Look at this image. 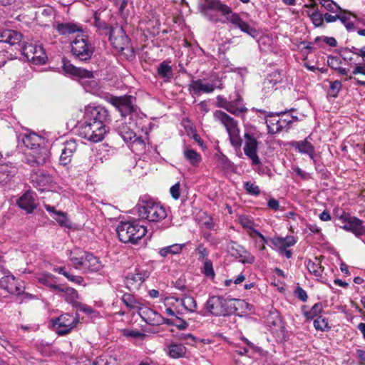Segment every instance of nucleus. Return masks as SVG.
<instances>
[{"label":"nucleus","mask_w":365,"mask_h":365,"mask_svg":"<svg viewBox=\"0 0 365 365\" xmlns=\"http://www.w3.org/2000/svg\"><path fill=\"white\" fill-rule=\"evenodd\" d=\"M123 334L125 336L141 339L145 334L138 330H130L128 329H124L122 330Z\"/></svg>","instance_id":"54"},{"label":"nucleus","mask_w":365,"mask_h":365,"mask_svg":"<svg viewBox=\"0 0 365 365\" xmlns=\"http://www.w3.org/2000/svg\"><path fill=\"white\" fill-rule=\"evenodd\" d=\"M244 188L247 191V192L252 195H259L260 193L259 188L255 183L248 181L246 182L244 185Z\"/></svg>","instance_id":"51"},{"label":"nucleus","mask_w":365,"mask_h":365,"mask_svg":"<svg viewBox=\"0 0 365 365\" xmlns=\"http://www.w3.org/2000/svg\"><path fill=\"white\" fill-rule=\"evenodd\" d=\"M22 54L29 61L41 65L46 63V53L41 45L26 43L22 48Z\"/></svg>","instance_id":"13"},{"label":"nucleus","mask_w":365,"mask_h":365,"mask_svg":"<svg viewBox=\"0 0 365 365\" xmlns=\"http://www.w3.org/2000/svg\"><path fill=\"white\" fill-rule=\"evenodd\" d=\"M17 205L28 213H31L36 208L34 193L30 191L26 192L18 200Z\"/></svg>","instance_id":"25"},{"label":"nucleus","mask_w":365,"mask_h":365,"mask_svg":"<svg viewBox=\"0 0 365 365\" xmlns=\"http://www.w3.org/2000/svg\"><path fill=\"white\" fill-rule=\"evenodd\" d=\"M168 353L173 359L182 358L186 354V348L181 344L173 343L168 346Z\"/></svg>","instance_id":"35"},{"label":"nucleus","mask_w":365,"mask_h":365,"mask_svg":"<svg viewBox=\"0 0 365 365\" xmlns=\"http://www.w3.org/2000/svg\"><path fill=\"white\" fill-rule=\"evenodd\" d=\"M71 52L76 59L87 61L93 54L94 46L89 41L87 36L80 34L71 43Z\"/></svg>","instance_id":"7"},{"label":"nucleus","mask_w":365,"mask_h":365,"mask_svg":"<svg viewBox=\"0 0 365 365\" xmlns=\"http://www.w3.org/2000/svg\"><path fill=\"white\" fill-rule=\"evenodd\" d=\"M267 206L269 208L275 211L279 210L280 207L279 201L274 198H271L268 200Z\"/></svg>","instance_id":"64"},{"label":"nucleus","mask_w":365,"mask_h":365,"mask_svg":"<svg viewBox=\"0 0 365 365\" xmlns=\"http://www.w3.org/2000/svg\"><path fill=\"white\" fill-rule=\"evenodd\" d=\"M180 339L181 340L185 341L187 344L190 345H194V344L196 342V338L192 336L191 334H182Z\"/></svg>","instance_id":"61"},{"label":"nucleus","mask_w":365,"mask_h":365,"mask_svg":"<svg viewBox=\"0 0 365 365\" xmlns=\"http://www.w3.org/2000/svg\"><path fill=\"white\" fill-rule=\"evenodd\" d=\"M135 98L132 96H111L108 98V101L113 105L121 113L122 115L126 116L135 112L134 101Z\"/></svg>","instance_id":"14"},{"label":"nucleus","mask_w":365,"mask_h":365,"mask_svg":"<svg viewBox=\"0 0 365 365\" xmlns=\"http://www.w3.org/2000/svg\"><path fill=\"white\" fill-rule=\"evenodd\" d=\"M70 260L75 269L83 271V272H100L103 264L98 257L91 252L74 250L71 252Z\"/></svg>","instance_id":"2"},{"label":"nucleus","mask_w":365,"mask_h":365,"mask_svg":"<svg viewBox=\"0 0 365 365\" xmlns=\"http://www.w3.org/2000/svg\"><path fill=\"white\" fill-rule=\"evenodd\" d=\"M272 245L277 248L278 250H285L287 247L294 246L297 240L294 236L274 237L270 239Z\"/></svg>","instance_id":"27"},{"label":"nucleus","mask_w":365,"mask_h":365,"mask_svg":"<svg viewBox=\"0 0 365 365\" xmlns=\"http://www.w3.org/2000/svg\"><path fill=\"white\" fill-rule=\"evenodd\" d=\"M182 306L190 312H195L197 309V303L192 296L186 295L181 299Z\"/></svg>","instance_id":"41"},{"label":"nucleus","mask_w":365,"mask_h":365,"mask_svg":"<svg viewBox=\"0 0 365 365\" xmlns=\"http://www.w3.org/2000/svg\"><path fill=\"white\" fill-rule=\"evenodd\" d=\"M183 155L185 158L188 160L192 165L194 166L198 165L202 160L200 154L190 148H186L184 150Z\"/></svg>","instance_id":"36"},{"label":"nucleus","mask_w":365,"mask_h":365,"mask_svg":"<svg viewBox=\"0 0 365 365\" xmlns=\"http://www.w3.org/2000/svg\"><path fill=\"white\" fill-rule=\"evenodd\" d=\"M22 141L25 146L31 150L41 146L44 139L36 133H29L24 135Z\"/></svg>","instance_id":"28"},{"label":"nucleus","mask_w":365,"mask_h":365,"mask_svg":"<svg viewBox=\"0 0 365 365\" xmlns=\"http://www.w3.org/2000/svg\"><path fill=\"white\" fill-rule=\"evenodd\" d=\"M240 224L245 228L249 229L254 232V222L247 216H241L240 218Z\"/></svg>","instance_id":"53"},{"label":"nucleus","mask_w":365,"mask_h":365,"mask_svg":"<svg viewBox=\"0 0 365 365\" xmlns=\"http://www.w3.org/2000/svg\"><path fill=\"white\" fill-rule=\"evenodd\" d=\"M87 122L93 123H99L106 128V124L110 121V116L107 109L101 106H91L86 108L83 115Z\"/></svg>","instance_id":"12"},{"label":"nucleus","mask_w":365,"mask_h":365,"mask_svg":"<svg viewBox=\"0 0 365 365\" xmlns=\"http://www.w3.org/2000/svg\"><path fill=\"white\" fill-rule=\"evenodd\" d=\"M323 312V307L322 303L318 302L314 304V306L312 307L311 310L304 312V315L307 319H313L316 317H319V314H320Z\"/></svg>","instance_id":"45"},{"label":"nucleus","mask_w":365,"mask_h":365,"mask_svg":"<svg viewBox=\"0 0 365 365\" xmlns=\"http://www.w3.org/2000/svg\"><path fill=\"white\" fill-rule=\"evenodd\" d=\"M138 311L140 316L146 323L149 324H155L159 323L158 319L160 318V316L154 310L148 307H144L141 305L140 308L138 309Z\"/></svg>","instance_id":"30"},{"label":"nucleus","mask_w":365,"mask_h":365,"mask_svg":"<svg viewBox=\"0 0 365 365\" xmlns=\"http://www.w3.org/2000/svg\"><path fill=\"white\" fill-rule=\"evenodd\" d=\"M185 247V244H173L160 249L158 254L163 257H166L169 255H179L182 252Z\"/></svg>","instance_id":"34"},{"label":"nucleus","mask_w":365,"mask_h":365,"mask_svg":"<svg viewBox=\"0 0 365 365\" xmlns=\"http://www.w3.org/2000/svg\"><path fill=\"white\" fill-rule=\"evenodd\" d=\"M170 63V61H164L160 63L157 69L158 76L165 82H170L173 77V68Z\"/></svg>","instance_id":"32"},{"label":"nucleus","mask_w":365,"mask_h":365,"mask_svg":"<svg viewBox=\"0 0 365 365\" xmlns=\"http://www.w3.org/2000/svg\"><path fill=\"white\" fill-rule=\"evenodd\" d=\"M58 292L64 293L65 300L75 305L77 303V299H78V294L77 291L72 287H61V290H58Z\"/></svg>","instance_id":"37"},{"label":"nucleus","mask_w":365,"mask_h":365,"mask_svg":"<svg viewBox=\"0 0 365 365\" xmlns=\"http://www.w3.org/2000/svg\"><path fill=\"white\" fill-rule=\"evenodd\" d=\"M121 300L130 309L138 310V309L140 308V306L142 305V304L140 303L133 294L128 293L124 294L121 298Z\"/></svg>","instance_id":"39"},{"label":"nucleus","mask_w":365,"mask_h":365,"mask_svg":"<svg viewBox=\"0 0 365 365\" xmlns=\"http://www.w3.org/2000/svg\"><path fill=\"white\" fill-rule=\"evenodd\" d=\"M136 208L138 216L149 222L162 221L168 215L165 207L160 202H155L153 199L142 198L136 205Z\"/></svg>","instance_id":"4"},{"label":"nucleus","mask_w":365,"mask_h":365,"mask_svg":"<svg viewBox=\"0 0 365 365\" xmlns=\"http://www.w3.org/2000/svg\"><path fill=\"white\" fill-rule=\"evenodd\" d=\"M116 232L120 242L135 245L146 235L147 228L137 220L120 222Z\"/></svg>","instance_id":"3"},{"label":"nucleus","mask_w":365,"mask_h":365,"mask_svg":"<svg viewBox=\"0 0 365 365\" xmlns=\"http://www.w3.org/2000/svg\"><path fill=\"white\" fill-rule=\"evenodd\" d=\"M236 96L237 98L235 100L229 101L226 110L236 116H239L245 113L247 111V108L243 106L242 98L238 94Z\"/></svg>","instance_id":"29"},{"label":"nucleus","mask_w":365,"mask_h":365,"mask_svg":"<svg viewBox=\"0 0 365 365\" xmlns=\"http://www.w3.org/2000/svg\"><path fill=\"white\" fill-rule=\"evenodd\" d=\"M23 35L18 31L7 29H0V43L9 46H20Z\"/></svg>","instance_id":"21"},{"label":"nucleus","mask_w":365,"mask_h":365,"mask_svg":"<svg viewBox=\"0 0 365 365\" xmlns=\"http://www.w3.org/2000/svg\"><path fill=\"white\" fill-rule=\"evenodd\" d=\"M342 85L340 81L336 80L330 82L329 95L333 98H336L341 90Z\"/></svg>","instance_id":"50"},{"label":"nucleus","mask_w":365,"mask_h":365,"mask_svg":"<svg viewBox=\"0 0 365 365\" xmlns=\"http://www.w3.org/2000/svg\"><path fill=\"white\" fill-rule=\"evenodd\" d=\"M309 139L310 136H308L304 140L293 141L290 143V145L299 153L307 154L310 157V158L314 159L315 155V150L314 147L309 141Z\"/></svg>","instance_id":"24"},{"label":"nucleus","mask_w":365,"mask_h":365,"mask_svg":"<svg viewBox=\"0 0 365 365\" xmlns=\"http://www.w3.org/2000/svg\"><path fill=\"white\" fill-rule=\"evenodd\" d=\"M38 282L53 291L61 290V286L57 284L56 277L51 274H43L38 277Z\"/></svg>","instance_id":"33"},{"label":"nucleus","mask_w":365,"mask_h":365,"mask_svg":"<svg viewBox=\"0 0 365 365\" xmlns=\"http://www.w3.org/2000/svg\"><path fill=\"white\" fill-rule=\"evenodd\" d=\"M215 88L216 86L212 83L204 84L201 79L192 80L188 86V89L193 91L195 95H199L200 93H212Z\"/></svg>","instance_id":"26"},{"label":"nucleus","mask_w":365,"mask_h":365,"mask_svg":"<svg viewBox=\"0 0 365 365\" xmlns=\"http://www.w3.org/2000/svg\"><path fill=\"white\" fill-rule=\"evenodd\" d=\"M233 299H225L221 296L210 297L206 302V309L214 316H227L231 312L229 304Z\"/></svg>","instance_id":"10"},{"label":"nucleus","mask_w":365,"mask_h":365,"mask_svg":"<svg viewBox=\"0 0 365 365\" xmlns=\"http://www.w3.org/2000/svg\"><path fill=\"white\" fill-rule=\"evenodd\" d=\"M180 185L179 182L175 183L170 187V192L172 197L174 200L179 199V197L180 196Z\"/></svg>","instance_id":"57"},{"label":"nucleus","mask_w":365,"mask_h":365,"mask_svg":"<svg viewBox=\"0 0 365 365\" xmlns=\"http://www.w3.org/2000/svg\"><path fill=\"white\" fill-rule=\"evenodd\" d=\"M150 277V272L142 269H135L133 272L128 273L125 279L126 287L132 291L138 289L143 282Z\"/></svg>","instance_id":"17"},{"label":"nucleus","mask_w":365,"mask_h":365,"mask_svg":"<svg viewBox=\"0 0 365 365\" xmlns=\"http://www.w3.org/2000/svg\"><path fill=\"white\" fill-rule=\"evenodd\" d=\"M264 80L265 83L267 86H269V84L276 86L277 83L282 81V76L278 71H275L270 73L269 75H268V76Z\"/></svg>","instance_id":"48"},{"label":"nucleus","mask_w":365,"mask_h":365,"mask_svg":"<svg viewBox=\"0 0 365 365\" xmlns=\"http://www.w3.org/2000/svg\"><path fill=\"white\" fill-rule=\"evenodd\" d=\"M93 19V25L98 30L103 31L105 34L109 36V41L113 46L118 49H123V42L126 41L127 38L123 28L120 26L118 24L115 26L108 24L100 19L97 11L94 13Z\"/></svg>","instance_id":"5"},{"label":"nucleus","mask_w":365,"mask_h":365,"mask_svg":"<svg viewBox=\"0 0 365 365\" xmlns=\"http://www.w3.org/2000/svg\"><path fill=\"white\" fill-rule=\"evenodd\" d=\"M327 63L329 67L332 69L336 70L341 61L338 57L329 56L327 59Z\"/></svg>","instance_id":"59"},{"label":"nucleus","mask_w":365,"mask_h":365,"mask_svg":"<svg viewBox=\"0 0 365 365\" xmlns=\"http://www.w3.org/2000/svg\"><path fill=\"white\" fill-rule=\"evenodd\" d=\"M202 262H203V266L201 268L202 273L205 277L213 279L215 276V273L213 269L212 262L210 259Z\"/></svg>","instance_id":"42"},{"label":"nucleus","mask_w":365,"mask_h":365,"mask_svg":"<svg viewBox=\"0 0 365 365\" xmlns=\"http://www.w3.org/2000/svg\"><path fill=\"white\" fill-rule=\"evenodd\" d=\"M106 133V128L99 123L87 122L83 118L78 126V135L93 143H98L103 140Z\"/></svg>","instance_id":"8"},{"label":"nucleus","mask_w":365,"mask_h":365,"mask_svg":"<svg viewBox=\"0 0 365 365\" xmlns=\"http://www.w3.org/2000/svg\"><path fill=\"white\" fill-rule=\"evenodd\" d=\"M265 123L267 126L268 133L275 134L286 130L284 122L279 113H271L266 117Z\"/></svg>","instance_id":"22"},{"label":"nucleus","mask_w":365,"mask_h":365,"mask_svg":"<svg viewBox=\"0 0 365 365\" xmlns=\"http://www.w3.org/2000/svg\"><path fill=\"white\" fill-rule=\"evenodd\" d=\"M308 16L315 27H320L324 25V14L319 12L318 9L312 13H309Z\"/></svg>","instance_id":"43"},{"label":"nucleus","mask_w":365,"mask_h":365,"mask_svg":"<svg viewBox=\"0 0 365 365\" xmlns=\"http://www.w3.org/2000/svg\"><path fill=\"white\" fill-rule=\"evenodd\" d=\"M0 287L11 294L19 295L24 293V286L21 282L12 274L6 275L0 279Z\"/></svg>","instance_id":"19"},{"label":"nucleus","mask_w":365,"mask_h":365,"mask_svg":"<svg viewBox=\"0 0 365 365\" xmlns=\"http://www.w3.org/2000/svg\"><path fill=\"white\" fill-rule=\"evenodd\" d=\"M49 158V150L42 145L25 154V163L31 167L43 165Z\"/></svg>","instance_id":"15"},{"label":"nucleus","mask_w":365,"mask_h":365,"mask_svg":"<svg viewBox=\"0 0 365 365\" xmlns=\"http://www.w3.org/2000/svg\"><path fill=\"white\" fill-rule=\"evenodd\" d=\"M294 294L295 296L303 302H305L308 299L306 291L299 286L295 289Z\"/></svg>","instance_id":"55"},{"label":"nucleus","mask_w":365,"mask_h":365,"mask_svg":"<svg viewBox=\"0 0 365 365\" xmlns=\"http://www.w3.org/2000/svg\"><path fill=\"white\" fill-rule=\"evenodd\" d=\"M118 133L126 143L133 140L136 137L135 133L124 123L118 127Z\"/></svg>","instance_id":"38"},{"label":"nucleus","mask_w":365,"mask_h":365,"mask_svg":"<svg viewBox=\"0 0 365 365\" xmlns=\"http://www.w3.org/2000/svg\"><path fill=\"white\" fill-rule=\"evenodd\" d=\"M324 41L327 44L329 45L330 46L334 47L336 46V40L334 37H327L325 36L324 38L322 37H317L314 40L315 43H319L321 40Z\"/></svg>","instance_id":"58"},{"label":"nucleus","mask_w":365,"mask_h":365,"mask_svg":"<svg viewBox=\"0 0 365 365\" xmlns=\"http://www.w3.org/2000/svg\"><path fill=\"white\" fill-rule=\"evenodd\" d=\"M198 9L202 15L212 23L229 22L253 38L257 35L255 28L250 26L230 6L220 0H204L199 3Z\"/></svg>","instance_id":"1"},{"label":"nucleus","mask_w":365,"mask_h":365,"mask_svg":"<svg viewBox=\"0 0 365 365\" xmlns=\"http://www.w3.org/2000/svg\"><path fill=\"white\" fill-rule=\"evenodd\" d=\"M319 4L327 11L331 13L337 14L348 12L347 11L342 9L336 2L332 0H324L323 1H320Z\"/></svg>","instance_id":"40"},{"label":"nucleus","mask_w":365,"mask_h":365,"mask_svg":"<svg viewBox=\"0 0 365 365\" xmlns=\"http://www.w3.org/2000/svg\"><path fill=\"white\" fill-rule=\"evenodd\" d=\"M338 220L343 224L342 225H339L341 228L352 232L356 237H360L365 235L364 221L359 218L343 212L339 217Z\"/></svg>","instance_id":"11"},{"label":"nucleus","mask_w":365,"mask_h":365,"mask_svg":"<svg viewBox=\"0 0 365 365\" xmlns=\"http://www.w3.org/2000/svg\"><path fill=\"white\" fill-rule=\"evenodd\" d=\"M63 71L72 76H78L82 78H91L93 77L92 71L73 66L71 62L65 58L63 59Z\"/></svg>","instance_id":"23"},{"label":"nucleus","mask_w":365,"mask_h":365,"mask_svg":"<svg viewBox=\"0 0 365 365\" xmlns=\"http://www.w3.org/2000/svg\"><path fill=\"white\" fill-rule=\"evenodd\" d=\"M214 118L216 120L220 121L226 128L231 145L235 148H240L242 144V140L240 136L237 122L226 113L220 110L214 113Z\"/></svg>","instance_id":"6"},{"label":"nucleus","mask_w":365,"mask_h":365,"mask_svg":"<svg viewBox=\"0 0 365 365\" xmlns=\"http://www.w3.org/2000/svg\"><path fill=\"white\" fill-rule=\"evenodd\" d=\"M30 182L39 191L43 192L51 187L53 178L46 170H33L30 174Z\"/></svg>","instance_id":"16"},{"label":"nucleus","mask_w":365,"mask_h":365,"mask_svg":"<svg viewBox=\"0 0 365 365\" xmlns=\"http://www.w3.org/2000/svg\"><path fill=\"white\" fill-rule=\"evenodd\" d=\"M66 277L70 282H72L79 284V285L85 286L84 279L81 276L74 275V274L68 272V274H67V276Z\"/></svg>","instance_id":"56"},{"label":"nucleus","mask_w":365,"mask_h":365,"mask_svg":"<svg viewBox=\"0 0 365 365\" xmlns=\"http://www.w3.org/2000/svg\"><path fill=\"white\" fill-rule=\"evenodd\" d=\"M307 269L310 273L314 274L316 277L321 276L324 269L323 267H322L319 264H317L312 260L308 261Z\"/></svg>","instance_id":"49"},{"label":"nucleus","mask_w":365,"mask_h":365,"mask_svg":"<svg viewBox=\"0 0 365 365\" xmlns=\"http://www.w3.org/2000/svg\"><path fill=\"white\" fill-rule=\"evenodd\" d=\"M314 327L317 330L319 331H327L330 329L328 324V319L322 316H319L314 321Z\"/></svg>","instance_id":"46"},{"label":"nucleus","mask_w":365,"mask_h":365,"mask_svg":"<svg viewBox=\"0 0 365 365\" xmlns=\"http://www.w3.org/2000/svg\"><path fill=\"white\" fill-rule=\"evenodd\" d=\"M216 100V105L218 108H224L225 110L227 109V107L229 104L228 100L221 96H217Z\"/></svg>","instance_id":"60"},{"label":"nucleus","mask_w":365,"mask_h":365,"mask_svg":"<svg viewBox=\"0 0 365 365\" xmlns=\"http://www.w3.org/2000/svg\"><path fill=\"white\" fill-rule=\"evenodd\" d=\"M78 310L85 312L86 314H91L93 313V309L86 304H83L81 303L77 302L74 305Z\"/></svg>","instance_id":"63"},{"label":"nucleus","mask_w":365,"mask_h":365,"mask_svg":"<svg viewBox=\"0 0 365 365\" xmlns=\"http://www.w3.org/2000/svg\"><path fill=\"white\" fill-rule=\"evenodd\" d=\"M196 254L198 255L197 259L200 262L204 261L205 259H208L207 256L209 255V251L205 246L203 243H200L196 246L195 250Z\"/></svg>","instance_id":"47"},{"label":"nucleus","mask_w":365,"mask_h":365,"mask_svg":"<svg viewBox=\"0 0 365 365\" xmlns=\"http://www.w3.org/2000/svg\"><path fill=\"white\" fill-rule=\"evenodd\" d=\"M78 144L73 139L66 140L63 143L61 153L59 157V163L66 166L71 163L74 153L77 151Z\"/></svg>","instance_id":"20"},{"label":"nucleus","mask_w":365,"mask_h":365,"mask_svg":"<svg viewBox=\"0 0 365 365\" xmlns=\"http://www.w3.org/2000/svg\"><path fill=\"white\" fill-rule=\"evenodd\" d=\"M244 153L251 160L253 165H259L261 161L257 155L259 143L256 138L250 133H245Z\"/></svg>","instance_id":"18"},{"label":"nucleus","mask_w":365,"mask_h":365,"mask_svg":"<svg viewBox=\"0 0 365 365\" xmlns=\"http://www.w3.org/2000/svg\"><path fill=\"white\" fill-rule=\"evenodd\" d=\"M56 29L60 35L66 36L82 31L80 25L74 23H61L58 24Z\"/></svg>","instance_id":"31"},{"label":"nucleus","mask_w":365,"mask_h":365,"mask_svg":"<svg viewBox=\"0 0 365 365\" xmlns=\"http://www.w3.org/2000/svg\"><path fill=\"white\" fill-rule=\"evenodd\" d=\"M279 113L280 114L282 120L284 122L286 130L292 128L294 122H297L299 120L298 117L291 115L289 112L287 110Z\"/></svg>","instance_id":"44"},{"label":"nucleus","mask_w":365,"mask_h":365,"mask_svg":"<svg viewBox=\"0 0 365 365\" xmlns=\"http://www.w3.org/2000/svg\"><path fill=\"white\" fill-rule=\"evenodd\" d=\"M52 322L56 333L59 336H64L70 333L79 322V316L78 314L73 316L65 313L52 319Z\"/></svg>","instance_id":"9"},{"label":"nucleus","mask_w":365,"mask_h":365,"mask_svg":"<svg viewBox=\"0 0 365 365\" xmlns=\"http://www.w3.org/2000/svg\"><path fill=\"white\" fill-rule=\"evenodd\" d=\"M53 218L56 220L60 225L64 227H68V221L67 219L66 214L63 212L58 211L57 213H55Z\"/></svg>","instance_id":"52"},{"label":"nucleus","mask_w":365,"mask_h":365,"mask_svg":"<svg viewBox=\"0 0 365 365\" xmlns=\"http://www.w3.org/2000/svg\"><path fill=\"white\" fill-rule=\"evenodd\" d=\"M115 4L119 5L118 11L120 14L125 17V15L124 11L128 6V0H115Z\"/></svg>","instance_id":"62"}]
</instances>
